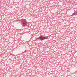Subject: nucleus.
Returning a JSON list of instances; mask_svg holds the SVG:
<instances>
[{
    "label": "nucleus",
    "mask_w": 77,
    "mask_h": 77,
    "mask_svg": "<svg viewBox=\"0 0 77 77\" xmlns=\"http://www.w3.org/2000/svg\"><path fill=\"white\" fill-rule=\"evenodd\" d=\"M47 39V37H43L42 36H41L38 38H37L36 39V40L38 39V40H41V41H42L44 39Z\"/></svg>",
    "instance_id": "nucleus-1"
},
{
    "label": "nucleus",
    "mask_w": 77,
    "mask_h": 77,
    "mask_svg": "<svg viewBox=\"0 0 77 77\" xmlns=\"http://www.w3.org/2000/svg\"><path fill=\"white\" fill-rule=\"evenodd\" d=\"M21 23L23 25V26L27 25V23L26 19H22L21 20Z\"/></svg>",
    "instance_id": "nucleus-2"
},
{
    "label": "nucleus",
    "mask_w": 77,
    "mask_h": 77,
    "mask_svg": "<svg viewBox=\"0 0 77 77\" xmlns=\"http://www.w3.org/2000/svg\"><path fill=\"white\" fill-rule=\"evenodd\" d=\"M75 15V13H73V14H72V15Z\"/></svg>",
    "instance_id": "nucleus-3"
},
{
    "label": "nucleus",
    "mask_w": 77,
    "mask_h": 77,
    "mask_svg": "<svg viewBox=\"0 0 77 77\" xmlns=\"http://www.w3.org/2000/svg\"><path fill=\"white\" fill-rule=\"evenodd\" d=\"M13 56H15V55H13Z\"/></svg>",
    "instance_id": "nucleus-4"
}]
</instances>
